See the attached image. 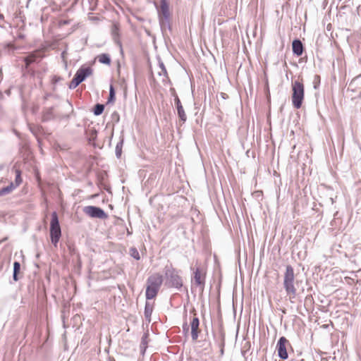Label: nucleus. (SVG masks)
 <instances>
[{
  "label": "nucleus",
  "mask_w": 361,
  "mask_h": 361,
  "mask_svg": "<svg viewBox=\"0 0 361 361\" xmlns=\"http://www.w3.org/2000/svg\"><path fill=\"white\" fill-rule=\"evenodd\" d=\"M164 276L166 279L165 286L168 288H173L177 290H182L183 282L182 277L179 275L180 271L175 269L172 264L165 266Z\"/></svg>",
  "instance_id": "f257e3e1"
},
{
  "label": "nucleus",
  "mask_w": 361,
  "mask_h": 361,
  "mask_svg": "<svg viewBox=\"0 0 361 361\" xmlns=\"http://www.w3.org/2000/svg\"><path fill=\"white\" fill-rule=\"evenodd\" d=\"M294 269L291 265H287L283 279V288L286 290L287 296L291 302L296 296V288L294 286Z\"/></svg>",
  "instance_id": "f03ea898"
},
{
  "label": "nucleus",
  "mask_w": 361,
  "mask_h": 361,
  "mask_svg": "<svg viewBox=\"0 0 361 361\" xmlns=\"http://www.w3.org/2000/svg\"><path fill=\"white\" fill-rule=\"evenodd\" d=\"M159 23L163 34L166 30H171V13L168 0H161L160 8L158 10Z\"/></svg>",
  "instance_id": "7ed1b4c3"
},
{
  "label": "nucleus",
  "mask_w": 361,
  "mask_h": 361,
  "mask_svg": "<svg viewBox=\"0 0 361 361\" xmlns=\"http://www.w3.org/2000/svg\"><path fill=\"white\" fill-rule=\"evenodd\" d=\"M147 286L146 288L145 296L147 300L154 298L163 283V276L160 274L150 276L147 280Z\"/></svg>",
  "instance_id": "20e7f679"
},
{
  "label": "nucleus",
  "mask_w": 361,
  "mask_h": 361,
  "mask_svg": "<svg viewBox=\"0 0 361 361\" xmlns=\"http://www.w3.org/2000/svg\"><path fill=\"white\" fill-rule=\"evenodd\" d=\"M292 91L291 99L293 106L295 109H300L302 106L305 96L303 84L298 80H295L292 82Z\"/></svg>",
  "instance_id": "39448f33"
},
{
  "label": "nucleus",
  "mask_w": 361,
  "mask_h": 361,
  "mask_svg": "<svg viewBox=\"0 0 361 361\" xmlns=\"http://www.w3.org/2000/svg\"><path fill=\"white\" fill-rule=\"evenodd\" d=\"M61 236V230L56 212L51 213L50 222V238L51 243L56 247Z\"/></svg>",
  "instance_id": "423d86ee"
},
{
  "label": "nucleus",
  "mask_w": 361,
  "mask_h": 361,
  "mask_svg": "<svg viewBox=\"0 0 361 361\" xmlns=\"http://www.w3.org/2000/svg\"><path fill=\"white\" fill-rule=\"evenodd\" d=\"M192 270V276L191 278V290L193 286L199 287L200 290L202 292L204 288L206 282V273L203 269L200 267H190Z\"/></svg>",
  "instance_id": "0eeeda50"
},
{
  "label": "nucleus",
  "mask_w": 361,
  "mask_h": 361,
  "mask_svg": "<svg viewBox=\"0 0 361 361\" xmlns=\"http://www.w3.org/2000/svg\"><path fill=\"white\" fill-rule=\"evenodd\" d=\"M83 212L91 218L105 219L108 216L103 209L97 206H86L83 208Z\"/></svg>",
  "instance_id": "6e6552de"
},
{
  "label": "nucleus",
  "mask_w": 361,
  "mask_h": 361,
  "mask_svg": "<svg viewBox=\"0 0 361 361\" xmlns=\"http://www.w3.org/2000/svg\"><path fill=\"white\" fill-rule=\"evenodd\" d=\"M287 343H288V341L284 336L280 337L279 339L278 340L276 344V350L278 353V356L281 360H286L288 357L286 349Z\"/></svg>",
  "instance_id": "1a4fd4ad"
},
{
  "label": "nucleus",
  "mask_w": 361,
  "mask_h": 361,
  "mask_svg": "<svg viewBox=\"0 0 361 361\" xmlns=\"http://www.w3.org/2000/svg\"><path fill=\"white\" fill-rule=\"evenodd\" d=\"M174 102L175 105L177 109V114L178 116L179 119L183 122L185 123L187 120V116L184 111L183 106L180 102V100L178 97V96L174 92Z\"/></svg>",
  "instance_id": "9d476101"
},
{
  "label": "nucleus",
  "mask_w": 361,
  "mask_h": 361,
  "mask_svg": "<svg viewBox=\"0 0 361 361\" xmlns=\"http://www.w3.org/2000/svg\"><path fill=\"white\" fill-rule=\"evenodd\" d=\"M92 68L90 66H81L75 73V76L80 82L92 75Z\"/></svg>",
  "instance_id": "9b49d317"
},
{
  "label": "nucleus",
  "mask_w": 361,
  "mask_h": 361,
  "mask_svg": "<svg viewBox=\"0 0 361 361\" xmlns=\"http://www.w3.org/2000/svg\"><path fill=\"white\" fill-rule=\"evenodd\" d=\"M191 337L192 341H196L199 336L200 334V319L198 317H193L191 322Z\"/></svg>",
  "instance_id": "f8f14e48"
},
{
  "label": "nucleus",
  "mask_w": 361,
  "mask_h": 361,
  "mask_svg": "<svg viewBox=\"0 0 361 361\" xmlns=\"http://www.w3.org/2000/svg\"><path fill=\"white\" fill-rule=\"evenodd\" d=\"M292 50L294 55L300 56L304 51V46L302 42L299 39H295L292 42Z\"/></svg>",
  "instance_id": "ddd939ff"
},
{
  "label": "nucleus",
  "mask_w": 361,
  "mask_h": 361,
  "mask_svg": "<svg viewBox=\"0 0 361 361\" xmlns=\"http://www.w3.org/2000/svg\"><path fill=\"white\" fill-rule=\"evenodd\" d=\"M54 106L44 108L42 111V121L43 122H47L55 118V114L54 113Z\"/></svg>",
  "instance_id": "4468645a"
},
{
  "label": "nucleus",
  "mask_w": 361,
  "mask_h": 361,
  "mask_svg": "<svg viewBox=\"0 0 361 361\" xmlns=\"http://www.w3.org/2000/svg\"><path fill=\"white\" fill-rule=\"evenodd\" d=\"M154 309V303H151L148 301L145 302L144 314L146 321L149 323L151 322V317Z\"/></svg>",
  "instance_id": "2eb2a0df"
},
{
  "label": "nucleus",
  "mask_w": 361,
  "mask_h": 361,
  "mask_svg": "<svg viewBox=\"0 0 361 361\" xmlns=\"http://www.w3.org/2000/svg\"><path fill=\"white\" fill-rule=\"evenodd\" d=\"M159 66L161 71L159 72L158 74L159 76L164 77L162 79L163 82H165L166 80H169L166 68L161 60L159 61Z\"/></svg>",
  "instance_id": "dca6fc26"
},
{
  "label": "nucleus",
  "mask_w": 361,
  "mask_h": 361,
  "mask_svg": "<svg viewBox=\"0 0 361 361\" xmlns=\"http://www.w3.org/2000/svg\"><path fill=\"white\" fill-rule=\"evenodd\" d=\"M14 190V183L13 182L6 187L0 189V197L10 194Z\"/></svg>",
  "instance_id": "f3484780"
},
{
  "label": "nucleus",
  "mask_w": 361,
  "mask_h": 361,
  "mask_svg": "<svg viewBox=\"0 0 361 361\" xmlns=\"http://www.w3.org/2000/svg\"><path fill=\"white\" fill-rule=\"evenodd\" d=\"M20 270V263L18 261L13 262V279L15 281L18 280V274Z\"/></svg>",
  "instance_id": "a211bd4d"
},
{
  "label": "nucleus",
  "mask_w": 361,
  "mask_h": 361,
  "mask_svg": "<svg viewBox=\"0 0 361 361\" xmlns=\"http://www.w3.org/2000/svg\"><path fill=\"white\" fill-rule=\"evenodd\" d=\"M215 341L219 348H224L225 346V334L223 331L219 333L218 337L215 338Z\"/></svg>",
  "instance_id": "6ab92c4d"
},
{
  "label": "nucleus",
  "mask_w": 361,
  "mask_h": 361,
  "mask_svg": "<svg viewBox=\"0 0 361 361\" xmlns=\"http://www.w3.org/2000/svg\"><path fill=\"white\" fill-rule=\"evenodd\" d=\"M98 61L99 63L110 65L111 63V57L108 54H102L97 56Z\"/></svg>",
  "instance_id": "aec40b11"
},
{
  "label": "nucleus",
  "mask_w": 361,
  "mask_h": 361,
  "mask_svg": "<svg viewBox=\"0 0 361 361\" xmlns=\"http://www.w3.org/2000/svg\"><path fill=\"white\" fill-rule=\"evenodd\" d=\"M147 336H148V334L145 333V334H144V335L142 336V339H141L140 351H141V353H142V354L145 353L147 346Z\"/></svg>",
  "instance_id": "412c9836"
},
{
  "label": "nucleus",
  "mask_w": 361,
  "mask_h": 361,
  "mask_svg": "<svg viewBox=\"0 0 361 361\" xmlns=\"http://www.w3.org/2000/svg\"><path fill=\"white\" fill-rule=\"evenodd\" d=\"M123 145V138L122 137L121 140L116 144L115 149L116 156L118 159H119L121 157Z\"/></svg>",
  "instance_id": "4be33fe9"
},
{
  "label": "nucleus",
  "mask_w": 361,
  "mask_h": 361,
  "mask_svg": "<svg viewBox=\"0 0 361 361\" xmlns=\"http://www.w3.org/2000/svg\"><path fill=\"white\" fill-rule=\"evenodd\" d=\"M23 181L21 178V171L19 169L16 170V178L14 183V189H16L18 186H19Z\"/></svg>",
  "instance_id": "5701e85b"
},
{
  "label": "nucleus",
  "mask_w": 361,
  "mask_h": 361,
  "mask_svg": "<svg viewBox=\"0 0 361 361\" xmlns=\"http://www.w3.org/2000/svg\"><path fill=\"white\" fill-rule=\"evenodd\" d=\"M104 110V105L102 104H97L93 109V113L95 116L101 115Z\"/></svg>",
  "instance_id": "b1692460"
},
{
  "label": "nucleus",
  "mask_w": 361,
  "mask_h": 361,
  "mask_svg": "<svg viewBox=\"0 0 361 361\" xmlns=\"http://www.w3.org/2000/svg\"><path fill=\"white\" fill-rule=\"evenodd\" d=\"M116 99V92L115 89L112 85H110L109 87V94L108 97L107 103L114 102Z\"/></svg>",
  "instance_id": "393cba45"
},
{
  "label": "nucleus",
  "mask_w": 361,
  "mask_h": 361,
  "mask_svg": "<svg viewBox=\"0 0 361 361\" xmlns=\"http://www.w3.org/2000/svg\"><path fill=\"white\" fill-rule=\"evenodd\" d=\"M36 56L34 54H29L25 58V63L27 66H30L31 63L36 61Z\"/></svg>",
  "instance_id": "a878e982"
},
{
  "label": "nucleus",
  "mask_w": 361,
  "mask_h": 361,
  "mask_svg": "<svg viewBox=\"0 0 361 361\" xmlns=\"http://www.w3.org/2000/svg\"><path fill=\"white\" fill-rule=\"evenodd\" d=\"M80 81L78 80V78H75V76L74 75L73 78L72 79V80L71 81L70 84H69V89L71 90H73L75 88H76L80 84Z\"/></svg>",
  "instance_id": "bb28decb"
},
{
  "label": "nucleus",
  "mask_w": 361,
  "mask_h": 361,
  "mask_svg": "<svg viewBox=\"0 0 361 361\" xmlns=\"http://www.w3.org/2000/svg\"><path fill=\"white\" fill-rule=\"evenodd\" d=\"M130 255L136 260H139L140 259V253L135 247L130 248Z\"/></svg>",
  "instance_id": "cd10ccee"
},
{
  "label": "nucleus",
  "mask_w": 361,
  "mask_h": 361,
  "mask_svg": "<svg viewBox=\"0 0 361 361\" xmlns=\"http://www.w3.org/2000/svg\"><path fill=\"white\" fill-rule=\"evenodd\" d=\"M321 78L319 75H315L313 79V86L314 89H317L320 85Z\"/></svg>",
  "instance_id": "c85d7f7f"
},
{
  "label": "nucleus",
  "mask_w": 361,
  "mask_h": 361,
  "mask_svg": "<svg viewBox=\"0 0 361 361\" xmlns=\"http://www.w3.org/2000/svg\"><path fill=\"white\" fill-rule=\"evenodd\" d=\"M313 301H314V300L311 295H307L305 299V305H312V304L313 303Z\"/></svg>",
  "instance_id": "c756f323"
},
{
  "label": "nucleus",
  "mask_w": 361,
  "mask_h": 361,
  "mask_svg": "<svg viewBox=\"0 0 361 361\" xmlns=\"http://www.w3.org/2000/svg\"><path fill=\"white\" fill-rule=\"evenodd\" d=\"M183 331L185 332H188L189 330V327L187 324H183Z\"/></svg>",
  "instance_id": "7c9ffc66"
},
{
  "label": "nucleus",
  "mask_w": 361,
  "mask_h": 361,
  "mask_svg": "<svg viewBox=\"0 0 361 361\" xmlns=\"http://www.w3.org/2000/svg\"><path fill=\"white\" fill-rule=\"evenodd\" d=\"M117 44L120 47V51H121V53L123 54V48H122V44H121V42L120 41H118L117 42Z\"/></svg>",
  "instance_id": "2f4dec72"
},
{
  "label": "nucleus",
  "mask_w": 361,
  "mask_h": 361,
  "mask_svg": "<svg viewBox=\"0 0 361 361\" xmlns=\"http://www.w3.org/2000/svg\"><path fill=\"white\" fill-rule=\"evenodd\" d=\"M51 93H47V94H44V100H47V99L49 97H51Z\"/></svg>",
  "instance_id": "473e14b6"
},
{
  "label": "nucleus",
  "mask_w": 361,
  "mask_h": 361,
  "mask_svg": "<svg viewBox=\"0 0 361 361\" xmlns=\"http://www.w3.org/2000/svg\"><path fill=\"white\" fill-rule=\"evenodd\" d=\"M224 348H220V353L221 355H224Z\"/></svg>",
  "instance_id": "72a5a7b5"
},
{
  "label": "nucleus",
  "mask_w": 361,
  "mask_h": 361,
  "mask_svg": "<svg viewBox=\"0 0 361 361\" xmlns=\"http://www.w3.org/2000/svg\"><path fill=\"white\" fill-rule=\"evenodd\" d=\"M0 19H1V20H4V15H3V14H1V13H0Z\"/></svg>",
  "instance_id": "f704fd0d"
},
{
  "label": "nucleus",
  "mask_w": 361,
  "mask_h": 361,
  "mask_svg": "<svg viewBox=\"0 0 361 361\" xmlns=\"http://www.w3.org/2000/svg\"><path fill=\"white\" fill-rule=\"evenodd\" d=\"M6 240H7V238H6H6H3V239H1V240H0V244H1V243H3V242L6 241Z\"/></svg>",
  "instance_id": "c9c22d12"
},
{
  "label": "nucleus",
  "mask_w": 361,
  "mask_h": 361,
  "mask_svg": "<svg viewBox=\"0 0 361 361\" xmlns=\"http://www.w3.org/2000/svg\"><path fill=\"white\" fill-rule=\"evenodd\" d=\"M4 165L1 164V165H0V171L3 170V169H4Z\"/></svg>",
  "instance_id": "e433bc0d"
},
{
  "label": "nucleus",
  "mask_w": 361,
  "mask_h": 361,
  "mask_svg": "<svg viewBox=\"0 0 361 361\" xmlns=\"http://www.w3.org/2000/svg\"><path fill=\"white\" fill-rule=\"evenodd\" d=\"M360 9H361V6H359L357 7V11H358V13L360 12Z\"/></svg>",
  "instance_id": "4c0bfd02"
}]
</instances>
